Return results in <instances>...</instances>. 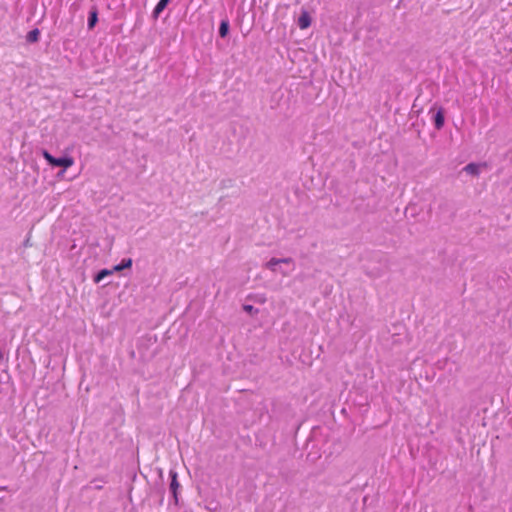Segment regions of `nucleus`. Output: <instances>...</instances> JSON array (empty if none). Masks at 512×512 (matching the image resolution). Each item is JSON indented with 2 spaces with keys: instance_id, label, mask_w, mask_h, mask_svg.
<instances>
[{
  "instance_id": "1",
  "label": "nucleus",
  "mask_w": 512,
  "mask_h": 512,
  "mask_svg": "<svg viewBox=\"0 0 512 512\" xmlns=\"http://www.w3.org/2000/svg\"><path fill=\"white\" fill-rule=\"evenodd\" d=\"M265 267L269 269L273 273H279L282 276L286 277L290 275L292 271L295 269V262L291 257L286 258H271L266 264Z\"/></svg>"
},
{
  "instance_id": "2",
  "label": "nucleus",
  "mask_w": 512,
  "mask_h": 512,
  "mask_svg": "<svg viewBox=\"0 0 512 512\" xmlns=\"http://www.w3.org/2000/svg\"><path fill=\"white\" fill-rule=\"evenodd\" d=\"M42 156L50 166L62 167L63 172H65L69 167H71L74 164V159L71 156L56 158L53 155H51L47 150L42 151Z\"/></svg>"
},
{
  "instance_id": "3",
  "label": "nucleus",
  "mask_w": 512,
  "mask_h": 512,
  "mask_svg": "<svg viewBox=\"0 0 512 512\" xmlns=\"http://www.w3.org/2000/svg\"><path fill=\"white\" fill-rule=\"evenodd\" d=\"M170 478H171V482H170V491L173 495V498L175 500V503L178 502V497H177V490L179 488V482L177 480V473L175 471H170Z\"/></svg>"
},
{
  "instance_id": "4",
  "label": "nucleus",
  "mask_w": 512,
  "mask_h": 512,
  "mask_svg": "<svg viewBox=\"0 0 512 512\" xmlns=\"http://www.w3.org/2000/svg\"><path fill=\"white\" fill-rule=\"evenodd\" d=\"M482 167H486V164L469 163L464 167L463 170L470 175L478 176Z\"/></svg>"
},
{
  "instance_id": "5",
  "label": "nucleus",
  "mask_w": 512,
  "mask_h": 512,
  "mask_svg": "<svg viewBox=\"0 0 512 512\" xmlns=\"http://www.w3.org/2000/svg\"><path fill=\"white\" fill-rule=\"evenodd\" d=\"M434 126L436 129L440 130L445 123L444 111L440 108L433 117Z\"/></svg>"
},
{
  "instance_id": "6",
  "label": "nucleus",
  "mask_w": 512,
  "mask_h": 512,
  "mask_svg": "<svg viewBox=\"0 0 512 512\" xmlns=\"http://www.w3.org/2000/svg\"><path fill=\"white\" fill-rule=\"evenodd\" d=\"M311 24V17L307 12H302L298 18V26L300 29H307Z\"/></svg>"
},
{
  "instance_id": "7",
  "label": "nucleus",
  "mask_w": 512,
  "mask_h": 512,
  "mask_svg": "<svg viewBox=\"0 0 512 512\" xmlns=\"http://www.w3.org/2000/svg\"><path fill=\"white\" fill-rule=\"evenodd\" d=\"M98 21V13H97V10L96 9H93L90 13H89V17H88V28L89 29H93L96 25Z\"/></svg>"
},
{
  "instance_id": "8",
  "label": "nucleus",
  "mask_w": 512,
  "mask_h": 512,
  "mask_svg": "<svg viewBox=\"0 0 512 512\" xmlns=\"http://www.w3.org/2000/svg\"><path fill=\"white\" fill-rule=\"evenodd\" d=\"M169 2L170 0H160L153 10L154 16L158 17V15L166 8Z\"/></svg>"
},
{
  "instance_id": "9",
  "label": "nucleus",
  "mask_w": 512,
  "mask_h": 512,
  "mask_svg": "<svg viewBox=\"0 0 512 512\" xmlns=\"http://www.w3.org/2000/svg\"><path fill=\"white\" fill-rule=\"evenodd\" d=\"M229 32V22L227 20H222L219 26V35L224 38L227 36Z\"/></svg>"
},
{
  "instance_id": "10",
  "label": "nucleus",
  "mask_w": 512,
  "mask_h": 512,
  "mask_svg": "<svg viewBox=\"0 0 512 512\" xmlns=\"http://www.w3.org/2000/svg\"><path fill=\"white\" fill-rule=\"evenodd\" d=\"M131 266H132V259L131 258H127V259H123L120 264L115 266L114 269L116 271H121L123 269L130 268Z\"/></svg>"
},
{
  "instance_id": "11",
  "label": "nucleus",
  "mask_w": 512,
  "mask_h": 512,
  "mask_svg": "<svg viewBox=\"0 0 512 512\" xmlns=\"http://www.w3.org/2000/svg\"><path fill=\"white\" fill-rule=\"evenodd\" d=\"M39 35H40L39 30L37 28H35V29L31 30L30 32H28L27 41L31 42V43L37 42L39 39Z\"/></svg>"
},
{
  "instance_id": "12",
  "label": "nucleus",
  "mask_w": 512,
  "mask_h": 512,
  "mask_svg": "<svg viewBox=\"0 0 512 512\" xmlns=\"http://www.w3.org/2000/svg\"><path fill=\"white\" fill-rule=\"evenodd\" d=\"M243 309L245 312H247L250 315H254V314L258 313V309H256L253 305H250V304H245L243 306Z\"/></svg>"
},
{
  "instance_id": "13",
  "label": "nucleus",
  "mask_w": 512,
  "mask_h": 512,
  "mask_svg": "<svg viewBox=\"0 0 512 512\" xmlns=\"http://www.w3.org/2000/svg\"><path fill=\"white\" fill-rule=\"evenodd\" d=\"M109 274H110V271H108L106 269H103V270L98 272V274L95 277V281L99 282V281H101L104 277H106Z\"/></svg>"
}]
</instances>
